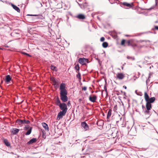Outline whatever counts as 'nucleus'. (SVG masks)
Wrapping results in <instances>:
<instances>
[{
    "mask_svg": "<svg viewBox=\"0 0 158 158\" xmlns=\"http://www.w3.org/2000/svg\"><path fill=\"white\" fill-rule=\"evenodd\" d=\"M32 130V127H30V129L29 130H28L27 132H26L25 134L26 135H28L30 134L31 133V131Z\"/></svg>",
    "mask_w": 158,
    "mask_h": 158,
    "instance_id": "nucleus-22",
    "label": "nucleus"
},
{
    "mask_svg": "<svg viewBox=\"0 0 158 158\" xmlns=\"http://www.w3.org/2000/svg\"><path fill=\"white\" fill-rule=\"evenodd\" d=\"M126 36H128V35H126Z\"/></svg>",
    "mask_w": 158,
    "mask_h": 158,
    "instance_id": "nucleus-50",
    "label": "nucleus"
},
{
    "mask_svg": "<svg viewBox=\"0 0 158 158\" xmlns=\"http://www.w3.org/2000/svg\"><path fill=\"white\" fill-rule=\"evenodd\" d=\"M19 130L17 128H12L10 130L11 134L13 135H15L17 134L19 132Z\"/></svg>",
    "mask_w": 158,
    "mask_h": 158,
    "instance_id": "nucleus-7",
    "label": "nucleus"
},
{
    "mask_svg": "<svg viewBox=\"0 0 158 158\" xmlns=\"http://www.w3.org/2000/svg\"><path fill=\"white\" fill-rule=\"evenodd\" d=\"M76 72L77 73V77L79 79V81H80L81 80V74L79 72L76 71Z\"/></svg>",
    "mask_w": 158,
    "mask_h": 158,
    "instance_id": "nucleus-27",
    "label": "nucleus"
},
{
    "mask_svg": "<svg viewBox=\"0 0 158 158\" xmlns=\"http://www.w3.org/2000/svg\"><path fill=\"white\" fill-rule=\"evenodd\" d=\"M81 157H82V156ZM83 157L85 158H89V155H86L83 156Z\"/></svg>",
    "mask_w": 158,
    "mask_h": 158,
    "instance_id": "nucleus-34",
    "label": "nucleus"
},
{
    "mask_svg": "<svg viewBox=\"0 0 158 158\" xmlns=\"http://www.w3.org/2000/svg\"><path fill=\"white\" fill-rule=\"evenodd\" d=\"M117 77L119 80H122L125 77L124 75L122 73H118L117 74Z\"/></svg>",
    "mask_w": 158,
    "mask_h": 158,
    "instance_id": "nucleus-11",
    "label": "nucleus"
},
{
    "mask_svg": "<svg viewBox=\"0 0 158 158\" xmlns=\"http://www.w3.org/2000/svg\"><path fill=\"white\" fill-rule=\"evenodd\" d=\"M55 4V5H56V4H57V5H58V4H57V3H56V4Z\"/></svg>",
    "mask_w": 158,
    "mask_h": 158,
    "instance_id": "nucleus-49",
    "label": "nucleus"
},
{
    "mask_svg": "<svg viewBox=\"0 0 158 158\" xmlns=\"http://www.w3.org/2000/svg\"><path fill=\"white\" fill-rule=\"evenodd\" d=\"M27 15L30 16H38V15Z\"/></svg>",
    "mask_w": 158,
    "mask_h": 158,
    "instance_id": "nucleus-39",
    "label": "nucleus"
},
{
    "mask_svg": "<svg viewBox=\"0 0 158 158\" xmlns=\"http://www.w3.org/2000/svg\"><path fill=\"white\" fill-rule=\"evenodd\" d=\"M74 68L75 69H76L78 71V72H79V71L80 69V67L78 64L75 65Z\"/></svg>",
    "mask_w": 158,
    "mask_h": 158,
    "instance_id": "nucleus-32",
    "label": "nucleus"
},
{
    "mask_svg": "<svg viewBox=\"0 0 158 158\" xmlns=\"http://www.w3.org/2000/svg\"><path fill=\"white\" fill-rule=\"evenodd\" d=\"M105 40V38L104 37H102L100 39V41L101 42H103Z\"/></svg>",
    "mask_w": 158,
    "mask_h": 158,
    "instance_id": "nucleus-36",
    "label": "nucleus"
},
{
    "mask_svg": "<svg viewBox=\"0 0 158 158\" xmlns=\"http://www.w3.org/2000/svg\"><path fill=\"white\" fill-rule=\"evenodd\" d=\"M56 105L59 106L62 103H61L58 97H57L56 100Z\"/></svg>",
    "mask_w": 158,
    "mask_h": 158,
    "instance_id": "nucleus-20",
    "label": "nucleus"
},
{
    "mask_svg": "<svg viewBox=\"0 0 158 158\" xmlns=\"http://www.w3.org/2000/svg\"><path fill=\"white\" fill-rule=\"evenodd\" d=\"M122 4L124 6H126L130 8L132 7L133 5L132 3H131V4L127 2H123L122 3Z\"/></svg>",
    "mask_w": 158,
    "mask_h": 158,
    "instance_id": "nucleus-17",
    "label": "nucleus"
},
{
    "mask_svg": "<svg viewBox=\"0 0 158 158\" xmlns=\"http://www.w3.org/2000/svg\"><path fill=\"white\" fill-rule=\"evenodd\" d=\"M124 94L125 96L126 95V93L125 92H124Z\"/></svg>",
    "mask_w": 158,
    "mask_h": 158,
    "instance_id": "nucleus-46",
    "label": "nucleus"
},
{
    "mask_svg": "<svg viewBox=\"0 0 158 158\" xmlns=\"http://www.w3.org/2000/svg\"><path fill=\"white\" fill-rule=\"evenodd\" d=\"M66 112L60 111L58 113L57 116V119L59 120L60 119L62 118L63 116H64Z\"/></svg>",
    "mask_w": 158,
    "mask_h": 158,
    "instance_id": "nucleus-6",
    "label": "nucleus"
},
{
    "mask_svg": "<svg viewBox=\"0 0 158 158\" xmlns=\"http://www.w3.org/2000/svg\"><path fill=\"white\" fill-rule=\"evenodd\" d=\"M60 109L62 110L61 111L67 112V106L64 103H62L60 106H59Z\"/></svg>",
    "mask_w": 158,
    "mask_h": 158,
    "instance_id": "nucleus-4",
    "label": "nucleus"
},
{
    "mask_svg": "<svg viewBox=\"0 0 158 158\" xmlns=\"http://www.w3.org/2000/svg\"><path fill=\"white\" fill-rule=\"evenodd\" d=\"M59 89L60 99L63 102H66L68 100V98L67 96L68 92L66 89L65 84L64 83H61Z\"/></svg>",
    "mask_w": 158,
    "mask_h": 158,
    "instance_id": "nucleus-1",
    "label": "nucleus"
},
{
    "mask_svg": "<svg viewBox=\"0 0 158 158\" xmlns=\"http://www.w3.org/2000/svg\"><path fill=\"white\" fill-rule=\"evenodd\" d=\"M102 45L103 48H106L107 47L108 45V44L106 42H104L103 43Z\"/></svg>",
    "mask_w": 158,
    "mask_h": 158,
    "instance_id": "nucleus-30",
    "label": "nucleus"
},
{
    "mask_svg": "<svg viewBox=\"0 0 158 158\" xmlns=\"http://www.w3.org/2000/svg\"><path fill=\"white\" fill-rule=\"evenodd\" d=\"M118 131V130L116 128L112 127L108 131V134L114 138L117 136Z\"/></svg>",
    "mask_w": 158,
    "mask_h": 158,
    "instance_id": "nucleus-2",
    "label": "nucleus"
},
{
    "mask_svg": "<svg viewBox=\"0 0 158 158\" xmlns=\"http://www.w3.org/2000/svg\"><path fill=\"white\" fill-rule=\"evenodd\" d=\"M127 43L128 44V45H129V44H130V40H128L127 41Z\"/></svg>",
    "mask_w": 158,
    "mask_h": 158,
    "instance_id": "nucleus-41",
    "label": "nucleus"
},
{
    "mask_svg": "<svg viewBox=\"0 0 158 158\" xmlns=\"http://www.w3.org/2000/svg\"><path fill=\"white\" fill-rule=\"evenodd\" d=\"M42 124L43 127L45 129L46 131H49V128L47 124L44 123H42Z\"/></svg>",
    "mask_w": 158,
    "mask_h": 158,
    "instance_id": "nucleus-16",
    "label": "nucleus"
},
{
    "mask_svg": "<svg viewBox=\"0 0 158 158\" xmlns=\"http://www.w3.org/2000/svg\"><path fill=\"white\" fill-rule=\"evenodd\" d=\"M154 28L155 30H158V26H155Z\"/></svg>",
    "mask_w": 158,
    "mask_h": 158,
    "instance_id": "nucleus-40",
    "label": "nucleus"
},
{
    "mask_svg": "<svg viewBox=\"0 0 158 158\" xmlns=\"http://www.w3.org/2000/svg\"><path fill=\"white\" fill-rule=\"evenodd\" d=\"M146 109L144 110V113L145 115H150L152 114V113L150 111L152 108L151 104L148 103H146Z\"/></svg>",
    "mask_w": 158,
    "mask_h": 158,
    "instance_id": "nucleus-3",
    "label": "nucleus"
},
{
    "mask_svg": "<svg viewBox=\"0 0 158 158\" xmlns=\"http://www.w3.org/2000/svg\"><path fill=\"white\" fill-rule=\"evenodd\" d=\"M0 49L2 50V48H0Z\"/></svg>",
    "mask_w": 158,
    "mask_h": 158,
    "instance_id": "nucleus-47",
    "label": "nucleus"
},
{
    "mask_svg": "<svg viewBox=\"0 0 158 158\" xmlns=\"http://www.w3.org/2000/svg\"><path fill=\"white\" fill-rule=\"evenodd\" d=\"M127 58L128 59H129L131 60H135V58L134 56H127Z\"/></svg>",
    "mask_w": 158,
    "mask_h": 158,
    "instance_id": "nucleus-29",
    "label": "nucleus"
},
{
    "mask_svg": "<svg viewBox=\"0 0 158 158\" xmlns=\"http://www.w3.org/2000/svg\"><path fill=\"white\" fill-rule=\"evenodd\" d=\"M79 62L82 65H85L86 63L89 62V60L87 59L84 58H80L78 59Z\"/></svg>",
    "mask_w": 158,
    "mask_h": 158,
    "instance_id": "nucleus-5",
    "label": "nucleus"
},
{
    "mask_svg": "<svg viewBox=\"0 0 158 158\" xmlns=\"http://www.w3.org/2000/svg\"><path fill=\"white\" fill-rule=\"evenodd\" d=\"M19 31H13L11 33V35L12 36H15L16 35H19Z\"/></svg>",
    "mask_w": 158,
    "mask_h": 158,
    "instance_id": "nucleus-19",
    "label": "nucleus"
},
{
    "mask_svg": "<svg viewBox=\"0 0 158 158\" xmlns=\"http://www.w3.org/2000/svg\"><path fill=\"white\" fill-rule=\"evenodd\" d=\"M125 41V40H124V39L121 42V44L122 45H123V44H124Z\"/></svg>",
    "mask_w": 158,
    "mask_h": 158,
    "instance_id": "nucleus-33",
    "label": "nucleus"
},
{
    "mask_svg": "<svg viewBox=\"0 0 158 158\" xmlns=\"http://www.w3.org/2000/svg\"><path fill=\"white\" fill-rule=\"evenodd\" d=\"M30 127L29 125H26L25 127H24V129L25 130L27 131L30 129Z\"/></svg>",
    "mask_w": 158,
    "mask_h": 158,
    "instance_id": "nucleus-31",
    "label": "nucleus"
},
{
    "mask_svg": "<svg viewBox=\"0 0 158 158\" xmlns=\"http://www.w3.org/2000/svg\"><path fill=\"white\" fill-rule=\"evenodd\" d=\"M70 104V101H69L68 102V103H67V104L68 106Z\"/></svg>",
    "mask_w": 158,
    "mask_h": 158,
    "instance_id": "nucleus-43",
    "label": "nucleus"
},
{
    "mask_svg": "<svg viewBox=\"0 0 158 158\" xmlns=\"http://www.w3.org/2000/svg\"><path fill=\"white\" fill-rule=\"evenodd\" d=\"M122 69H123V67H122Z\"/></svg>",
    "mask_w": 158,
    "mask_h": 158,
    "instance_id": "nucleus-48",
    "label": "nucleus"
},
{
    "mask_svg": "<svg viewBox=\"0 0 158 158\" xmlns=\"http://www.w3.org/2000/svg\"><path fill=\"white\" fill-rule=\"evenodd\" d=\"M81 125L85 131L88 130L89 129L88 125L85 122H82L81 123Z\"/></svg>",
    "mask_w": 158,
    "mask_h": 158,
    "instance_id": "nucleus-9",
    "label": "nucleus"
},
{
    "mask_svg": "<svg viewBox=\"0 0 158 158\" xmlns=\"http://www.w3.org/2000/svg\"><path fill=\"white\" fill-rule=\"evenodd\" d=\"M149 41H150L149 40H141L139 41V42H149Z\"/></svg>",
    "mask_w": 158,
    "mask_h": 158,
    "instance_id": "nucleus-35",
    "label": "nucleus"
},
{
    "mask_svg": "<svg viewBox=\"0 0 158 158\" xmlns=\"http://www.w3.org/2000/svg\"><path fill=\"white\" fill-rule=\"evenodd\" d=\"M23 54H24V55H27V56H29L31 57V56L30 55H29V54H27V53H26L23 52Z\"/></svg>",
    "mask_w": 158,
    "mask_h": 158,
    "instance_id": "nucleus-37",
    "label": "nucleus"
},
{
    "mask_svg": "<svg viewBox=\"0 0 158 158\" xmlns=\"http://www.w3.org/2000/svg\"><path fill=\"white\" fill-rule=\"evenodd\" d=\"M144 33H141V34H143Z\"/></svg>",
    "mask_w": 158,
    "mask_h": 158,
    "instance_id": "nucleus-54",
    "label": "nucleus"
},
{
    "mask_svg": "<svg viewBox=\"0 0 158 158\" xmlns=\"http://www.w3.org/2000/svg\"><path fill=\"white\" fill-rule=\"evenodd\" d=\"M16 122L18 124L21 125L23 124V120L21 119H17L16 120Z\"/></svg>",
    "mask_w": 158,
    "mask_h": 158,
    "instance_id": "nucleus-24",
    "label": "nucleus"
},
{
    "mask_svg": "<svg viewBox=\"0 0 158 158\" xmlns=\"http://www.w3.org/2000/svg\"><path fill=\"white\" fill-rule=\"evenodd\" d=\"M3 142L5 144L7 147H9L10 146V143L6 139H4Z\"/></svg>",
    "mask_w": 158,
    "mask_h": 158,
    "instance_id": "nucleus-21",
    "label": "nucleus"
},
{
    "mask_svg": "<svg viewBox=\"0 0 158 158\" xmlns=\"http://www.w3.org/2000/svg\"><path fill=\"white\" fill-rule=\"evenodd\" d=\"M53 0V1H52V2H53V1H54V0Z\"/></svg>",
    "mask_w": 158,
    "mask_h": 158,
    "instance_id": "nucleus-53",
    "label": "nucleus"
},
{
    "mask_svg": "<svg viewBox=\"0 0 158 158\" xmlns=\"http://www.w3.org/2000/svg\"><path fill=\"white\" fill-rule=\"evenodd\" d=\"M23 124H29L30 123V121L28 120H26L25 119L23 120Z\"/></svg>",
    "mask_w": 158,
    "mask_h": 158,
    "instance_id": "nucleus-26",
    "label": "nucleus"
},
{
    "mask_svg": "<svg viewBox=\"0 0 158 158\" xmlns=\"http://www.w3.org/2000/svg\"><path fill=\"white\" fill-rule=\"evenodd\" d=\"M11 5H12V6L13 7V8L16 11H17V12H20V10L19 8L18 7L16 6H15V5H14L12 4H11Z\"/></svg>",
    "mask_w": 158,
    "mask_h": 158,
    "instance_id": "nucleus-18",
    "label": "nucleus"
},
{
    "mask_svg": "<svg viewBox=\"0 0 158 158\" xmlns=\"http://www.w3.org/2000/svg\"><path fill=\"white\" fill-rule=\"evenodd\" d=\"M111 112H112V110L111 109H110L109 110V111L108 112V114H107V119H109V118L110 117L111 114Z\"/></svg>",
    "mask_w": 158,
    "mask_h": 158,
    "instance_id": "nucleus-23",
    "label": "nucleus"
},
{
    "mask_svg": "<svg viewBox=\"0 0 158 158\" xmlns=\"http://www.w3.org/2000/svg\"><path fill=\"white\" fill-rule=\"evenodd\" d=\"M37 140V139L36 138H33L30 140L27 143V144L28 145L32 144L33 143H35Z\"/></svg>",
    "mask_w": 158,
    "mask_h": 158,
    "instance_id": "nucleus-14",
    "label": "nucleus"
},
{
    "mask_svg": "<svg viewBox=\"0 0 158 158\" xmlns=\"http://www.w3.org/2000/svg\"><path fill=\"white\" fill-rule=\"evenodd\" d=\"M144 98L145 101L147 100L149 98L148 95L146 92L144 93Z\"/></svg>",
    "mask_w": 158,
    "mask_h": 158,
    "instance_id": "nucleus-28",
    "label": "nucleus"
},
{
    "mask_svg": "<svg viewBox=\"0 0 158 158\" xmlns=\"http://www.w3.org/2000/svg\"><path fill=\"white\" fill-rule=\"evenodd\" d=\"M86 89H87V87H85V86L84 87L82 88V89L83 90H84V91L86 90Z\"/></svg>",
    "mask_w": 158,
    "mask_h": 158,
    "instance_id": "nucleus-38",
    "label": "nucleus"
},
{
    "mask_svg": "<svg viewBox=\"0 0 158 158\" xmlns=\"http://www.w3.org/2000/svg\"><path fill=\"white\" fill-rule=\"evenodd\" d=\"M97 99V97L95 95H93L92 96H90L89 98V100L93 102H95Z\"/></svg>",
    "mask_w": 158,
    "mask_h": 158,
    "instance_id": "nucleus-8",
    "label": "nucleus"
},
{
    "mask_svg": "<svg viewBox=\"0 0 158 158\" xmlns=\"http://www.w3.org/2000/svg\"><path fill=\"white\" fill-rule=\"evenodd\" d=\"M76 18L79 19H85V16L84 15L82 14H79L76 15L75 17Z\"/></svg>",
    "mask_w": 158,
    "mask_h": 158,
    "instance_id": "nucleus-10",
    "label": "nucleus"
},
{
    "mask_svg": "<svg viewBox=\"0 0 158 158\" xmlns=\"http://www.w3.org/2000/svg\"><path fill=\"white\" fill-rule=\"evenodd\" d=\"M104 89H105L106 90V86H105V87H104Z\"/></svg>",
    "mask_w": 158,
    "mask_h": 158,
    "instance_id": "nucleus-45",
    "label": "nucleus"
},
{
    "mask_svg": "<svg viewBox=\"0 0 158 158\" xmlns=\"http://www.w3.org/2000/svg\"><path fill=\"white\" fill-rule=\"evenodd\" d=\"M147 81H148V80H146V82H147Z\"/></svg>",
    "mask_w": 158,
    "mask_h": 158,
    "instance_id": "nucleus-52",
    "label": "nucleus"
},
{
    "mask_svg": "<svg viewBox=\"0 0 158 158\" xmlns=\"http://www.w3.org/2000/svg\"><path fill=\"white\" fill-rule=\"evenodd\" d=\"M123 87L125 89H127V87L126 86L124 85Z\"/></svg>",
    "mask_w": 158,
    "mask_h": 158,
    "instance_id": "nucleus-42",
    "label": "nucleus"
},
{
    "mask_svg": "<svg viewBox=\"0 0 158 158\" xmlns=\"http://www.w3.org/2000/svg\"><path fill=\"white\" fill-rule=\"evenodd\" d=\"M142 107L143 109L144 108L145 109V107L143 105H142Z\"/></svg>",
    "mask_w": 158,
    "mask_h": 158,
    "instance_id": "nucleus-44",
    "label": "nucleus"
},
{
    "mask_svg": "<svg viewBox=\"0 0 158 158\" xmlns=\"http://www.w3.org/2000/svg\"><path fill=\"white\" fill-rule=\"evenodd\" d=\"M157 4V2H156V4Z\"/></svg>",
    "mask_w": 158,
    "mask_h": 158,
    "instance_id": "nucleus-51",
    "label": "nucleus"
},
{
    "mask_svg": "<svg viewBox=\"0 0 158 158\" xmlns=\"http://www.w3.org/2000/svg\"><path fill=\"white\" fill-rule=\"evenodd\" d=\"M155 100V98L154 97H152L150 98H149L146 101V103H148L151 104L154 102Z\"/></svg>",
    "mask_w": 158,
    "mask_h": 158,
    "instance_id": "nucleus-13",
    "label": "nucleus"
},
{
    "mask_svg": "<svg viewBox=\"0 0 158 158\" xmlns=\"http://www.w3.org/2000/svg\"><path fill=\"white\" fill-rule=\"evenodd\" d=\"M11 80V78L10 76L7 75L6 76V78L5 80V82L7 83H8Z\"/></svg>",
    "mask_w": 158,
    "mask_h": 158,
    "instance_id": "nucleus-15",
    "label": "nucleus"
},
{
    "mask_svg": "<svg viewBox=\"0 0 158 158\" xmlns=\"http://www.w3.org/2000/svg\"><path fill=\"white\" fill-rule=\"evenodd\" d=\"M50 68L52 70L56 72L57 70L56 67L53 65H51Z\"/></svg>",
    "mask_w": 158,
    "mask_h": 158,
    "instance_id": "nucleus-25",
    "label": "nucleus"
},
{
    "mask_svg": "<svg viewBox=\"0 0 158 158\" xmlns=\"http://www.w3.org/2000/svg\"><path fill=\"white\" fill-rule=\"evenodd\" d=\"M52 81L53 82V85L55 87H56L58 86L59 85V82L57 79L53 78L52 79Z\"/></svg>",
    "mask_w": 158,
    "mask_h": 158,
    "instance_id": "nucleus-12",
    "label": "nucleus"
}]
</instances>
